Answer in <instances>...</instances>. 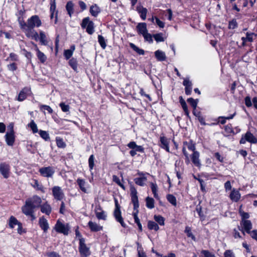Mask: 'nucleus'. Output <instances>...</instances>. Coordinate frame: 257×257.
I'll return each instance as SVG.
<instances>
[{
	"mask_svg": "<svg viewBox=\"0 0 257 257\" xmlns=\"http://www.w3.org/2000/svg\"><path fill=\"white\" fill-rule=\"evenodd\" d=\"M21 29L28 38L38 41V34L34 30L35 27H39L41 24V21L37 15L32 16L28 19L27 23L23 20H19Z\"/></svg>",
	"mask_w": 257,
	"mask_h": 257,
	"instance_id": "nucleus-1",
	"label": "nucleus"
},
{
	"mask_svg": "<svg viewBox=\"0 0 257 257\" xmlns=\"http://www.w3.org/2000/svg\"><path fill=\"white\" fill-rule=\"evenodd\" d=\"M186 148L189 150L192 151L193 153L196 152V147L195 144L193 143L192 141L189 142H184L183 146L182 148V152L184 155L185 157V162L188 164L190 163V160L189 157V154L187 152Z\"/></svg>",
	"mask_w": 257,
	"mask_h": 257,
	"instance_id": "nucleus-2",
	"label": "nucleus"
},
{
	"mask_svg": "<svg viewBox=\"0 0 257 257\" xmlns=\"http://www.w3.org/2000/svg\"><path fill=\"white\" fill-rule=\"evenodd\" d=\"M34 209L26 201L25 205L22 207V211L27 216H30L33 221L36 219V216L34 214Z\"/></svg>",
	"mask_w": 257,
	"mask_h": 257,
	"instance_id": "nucleus-3",
	"label": "nucleus"
},
{
	"mask_svg": "<svg viewBox=\"0 0 257 257\" xmlns=\"http://www.w3.org/2000/svg\"><path fill=\"white\" fill-rule=\"evenodd\" d=\"M81 26L83 29L86 28L87 33L90 35H92L94 32V23L90 21L89 17L83 19Z\"/></svg>",
	"mask_w": 257,
	"mask_h": 257,
	"instance_id": "nucleus-4",
	"label": "nucleus"
},
{
	"mask_svg": "<svg viewBox=\"0 0 257 257\" xmlns=\"http://www.w3.org/2000/svg\"><path fill=\"white\" fill-rule=\"evenodd\" d=\"M84 238L80 239L79 251L81 257H88L90 254L89 248L86 246Z\"/></svg>",
	"mask_w": 257,
	"mask_h": 257,
	"instance_id": "nucleus-5",
	"label": "nucleus"
},
{
	"mask_svg": "<svg viewBox=\"0 0 257 257\" xmlns=\"http://www.w3.org/2000/svg\"><path fill=\"white\" fill-rule=\"evenodd\" d=\"M55 230L64 235H68L69 233L70 227L68 224H63L59 220H58L55 225Z\"/></svg>",
	"mask_w": 257,
	"mask_h": 257,
	"instance_id": "nucleus-6",
	"label": "nucleus"
},
{
	"mask_svg": "<svg viewBox=\"0 0 257 257\" xmlns=\"http://www.w3.org/2000/svg\"><path fill=\"white\" fill-rule=\"evenodd\" d=\"M246 142L251 144L257 143V139L250 132H247L242 137L240 140V144H244Z\"/></svg>",
	"mask_w": 257,
	"mask_h": 257,
	"instance_id": "nucleus-7",
	"label": "nucleus"
},
{
	"mask_svg": "<svg viewBox=\"0 0 257 257\" xmlns=\"http://www.w3.org/2000/svg\"><path fill=\"white\" fill-rule=\"evenodd\" d=\"M40 174L44 177H51L55 173L54 169L50 166L42 167L39 169Z\"/></svg>",
	"mask_w": 257,
	"mask_h": 257,
	"instance_id": "nucleus-8",
	"label": "nucleus"
},
{
	"mask_svg": "<svg viewBox=\"0 0 257 257\" xmlns=\"http://www.w3.org/2000/svg\"><path fill=\"white\" fill-rule=\"evenodd\" d=\"M139 177L136 178L134 181L136 184L140 186H144L147 181V175H149L148 173H144L143 172H139L138 173Z\"/></svg>",
	"mask_w": 257,
	"mask_h": 257,
	"instance_id": "nucleus-9",
	"label": "nucleus"
},
{
	"mask_svg": "<svg viewBox=\"0 0 257 257\" xmlns=\"http://www.w3.org/2000/svg\"><path fill=\"white\" fill-rule=\"evenodd\" d=\"M53 195L57 200H62L64 197V194L60 187L55 186L52 189Z\"/></svg>",
	"mask_w": 257,
	"mask_h": 257,
	"instance_id": "nucleus-10",
	"label": "nucleus"
},
{
	"mask_svg": "<svg viewBox=\"0 0 257 257\" xmlns=\"http://www.w3.org/2000/svg\"><path fill=\"white\" fill-rule=\"evenodd\" d=\"M26 201L28 202L34 208H36L40 206L42 200L39 196L34 195L31 198L27 199Z\"/></svg>",
	"mask_w": 257,
	"mask_h": 257,
	"instance_id": "nucleus-11",
	"label": "nucleus"
},
{
	"mask_svg": "<svg viewBox=\"0 0 257 257\" xmlns=\"http://www.w3.org/2000/svg\"><path fill=\"white\" fill-rule=\"evenodd\" d=\"M240 225L242 226L241 229L239 227V230H241L242 233L244 235V231L247 233H250V230L252 228V223L250 220H241Z\"/></svg>",
	"mask_w": 257,
	"mask_h": 257,
	"instance_id": "nucleus-12",
	"label": "nucleus"
},
{
	"mask_svg": "<svg viewBox=\"0 0 257 257\" xmlns=\"http://www.w3.org/2000/svg\"><path fill=\"white\" fill-rule=\"evenodd\" d=\"M10 167L8 164L1 163L0 164V172L5 178H8L10 175Z\"/></svg>",
	"mask_w": 257,
	"mask_h": 257,
	"instance_id": "nucleus-13",
	"label": "nucleus"
},
{
	"mask_svg": "<svg viewBox=\"0 0 257 257\" xmlns=\"http://www.w3.org/2000/svg\"><path fill=\"white\" fill-rule=\"evenodd\" d=\"M113 215L116 220L119 222L122 227H125L126 224L124 222L123 218L121 216L120 208H115L113 212Z\"/></svg>",
	"mask_w": 257,
	"mask_h": 257,
	"instance_id": "nucleus-14",
	"label": "nucleus"
},
{
	"mask_svg": "<svg viewBox=\"0 0 257 257\" xmlns=\"http://www.w3.org/2000/svg\"><path fill=\"white\" fill-rule=\"evenodd\" d=\"M199 157L200 153L198 151L193 152L190 156L192 163L195 166L198 167H200L201 165Z\"/></svg>",
	"mask_w": 257,
	"mask_h": 257,
	"instance_id": "nucleus-15",
	"label": "nucleus"
},
{
	"mask_svg": "<svg viewBox=\"0 0 257 257\" xmlns=\"http://www.w3.org/2000/svg\"><path fill=\"white\" fill-rule=\"evenodd\" d=\"M183 84L185 86V93L188 95L191 94L192 90V83L191 81H190L189 78H184Z\"/></svg>",
	"mask_w": 257,
	"mask_h": 257,
	"instance_id": "nucleus-16",
	"label": "nucleus"
},
{
	"mask_svg": "<svg viewBox=\"0 0 257 257\" xmlns=\"http://www.w3.org/2000/svg\"><path fill=\"white\" fill-rule=\"evenodd\" d=\"M256 35L253 33H246L245 37H242L241 40L242 41V46H244L247 42H252L255 38Z\"/></svg>",
	"mask_w": 257,
	"mask_h": 257,
	"instance_id": "nucleus-17",
	"label": "nucleus"
},
{
	"mask_svg": "<svg viewBox=\"0 0 257 257\" xmlns=\"http://www.w3.org/2000/svg\"><path fill=\"white\" fill-rule=\"evenodd\" d=\"M95 215L96 217L100 220H105L107 218V215L104 211H103L100 206H98L95 209Z\"/></svg>",
	"mask_w": 257,
	"mask_h": 257,
	"instance_id": "nucleus-18",
	"label": "nucleus"
},
{
	"mask_svg": "<svg viewBox=\"0 0 257 257\" xmlns=\"http://www.w3.org/2000/svg\"><path fill=\"white\" fill-rule=\"evenodd\" d=\"M5 139L8 145L13 146L15 140L14 132H8L5 135Z\"/></svg>",
	"mask_w": 257,
	"mask_h": 257,
	"instance_id": "nucleus-19",
	"label": "nucleus"
},
{
	"mask_svg": "<svg viewBox=\"0 0 257 257\" xmlns=\"http://www.w3.org/2000/svg\"><path fill=\"white\" fill-rule=\"evenodd\" d=\"M39 224L41 228L44 231V232H46L49 228L48 222L44 216H42L39 218Z\"/></svg>",
	"mask_w": 257,
	"mask_h": 257,
	"instance_id": "nucleus-20",
	"label": "nucleus"
},
{
	"mask_svg": "<svg viewBox=\"0 0 257 257\" xmlns=\"http://www.w3.org/2000/svg\"><path fill=\"white\" fill-rule=\"evenodd\" d=\"M31 93V89L29 88L26 87L23 89L20 92L18 100L20 101L25 100L27 96Z\"/></svg>",
	"mask_w": 257,
	"mask_h": 257,
	"instance_id": "nucleus-21",
	"label": "nucleus"
},
{
	"mask_svg": "<svg viewBox=\"0 0 257 257\" xmlns=\"http://www.w3.org/2000/svg\"><path fill=\"white\" fill-rule=\"evenodd\" d=\"M241 195L239 191L233 188L229 195L230 199L233 202H237L240 198Z\"/></svg>",
	"mask_w": 257,
	"mask_h": 257,
	"instance_id": "nucleus-22",
	"label": "nucleus"
},
{
	"mask_svg": "<svg viewBox=\"0 0 257 257\" xmlns=\"http://www.w3.org/2000/svg\"><path fill=\"white\" fill-rule=\"evenodd\" d=\"M88 225L91 231H92L97 232L102 230L103 229V227L102 226H100L97 223L92 222V221H89Z\"/></svg>",
	"mask_w": 257,
	"mask_h": 257,
	"instance_id": "nucleus-23",
	"label": "nucleus"
},
{
	"mask_svg": "<svg viewBox=\"0 0 257 257\" xmlns=\"http://www.w3.org/2000/svg\"><path fill=\"white\" fill-rule=\"evenodd\" d=\"M137 11L140 14L141 19L143 20H145L146 19L147 14L148 12L147 9L140 5L137 7Z\"/></svg>",
	"mask_w": 257,
	"mask_h": 257,
	"instance_id": "nucleus-24",
	"label": "nucleus"
},
{
	"mask_svg": "<svg viewBox=\"0 0 257 257\" xmlns=\"http://www.w3.org/2000/svg\"><path fill=\"white\" fill-rule=\"evenodd\" d=\"M160 142L161 143L160 147L166 150L167 152H170V149L169 146V141L165 137H161Z\"/></svg>",
	"mask_w": 257,
	"mask_h": 257,
	"instance_id": "nucleus-25",
	"label": "nucleus"
},
{
	"mask_svg": "<svg viewBox=\"0 0 257 257\" xmlns=\"http://www.w3.org/2000/svg\"><path fill=\"white\" fill-rule=\"evenodd\" d=\"M137 29L139 34L142 36L148 32L147 28V24L145 23L138 24Z\"/></svg>",
	"mask_w": 257,
	"mask_h": 257,
	"instance_id": "nucleus-26",
	"label": "nucleus"
},
{
	"mask_svg": "<svg viewBox=\"0 0 257 257\" xmlns=\"http://www.w3.org/2000/svg\"><path fill=\"white\" fill-rule=\"evenodd\" d=\"M155 56L159 61H164L166 59L165 53L160 50H158L155 52Z\"/></svg>",
	"mask_w": 257,
	"mask_h": 257,
	"instance_id": "nucleus-27",
	"label": "nucleus"
},
{
	"mask_svg": "<svg viewBox=\"0 0 257 257\" xmlns=\"http://www.w3.org/2000/svg\"><path fill=\"white\" fill-rule=\"evenodd\" d=\"M41 211L42 213H45L47 215H49L52 211V208L50 204H49L47 202H46L40 205Z\"/></svg>",
	"mask_w": 257,
	"mask_h": 257,
	"instance_id": "nucleus-28",
	"label": "nucleus"
},
{
	"mask_svg": "<svg viewBox=\"0 0 257 257\" xmlns=\"http://www.w3.org/2000/svg\"><path fill=\"white\" fill-rule=\"evenodd\" d=\"M100 12V9L96 4L91 6L90 8V13L92 16L95 17H97Z\"/></svg>",
	"mask_w": 257,
	"mask_h": 257,
	"instance_id": "nucleus-29",
	"label": "nucleus"
},
{
	"mask_svg": "<svg viewBox=\"0 0 257 257\" xmlns=\"http://www.w3.org/2000/svg\"><path fill=\"white\" fill-rule=\"evenodd\" d=\"M77 183L82 192L85 193L88 192L86 187V182L84 180L78 178L77 180Z\"/></svg>",
	"mask_w": 257,
	"mask_h": 257,
	"instance_id": "nucleus-30",
	"label": "nucleus"
},
{
	"mask_svg": "<svg viewBox=\"0 0 257 257\" xmlns=\"http://www.w3.org/2000/svg\"><path fill=\"white\" fill-rule=\"evenodd\" d=\"M20 223V222L14 216H11L8 221L9 227L12 229L14 228L15 225H18Z\"/></svg>",
	"mask_w": 257,
	"mask_h": 257,
	"instance_id": "nucleus-31",
	"label": "nucleus"
},
{
	"mask_svg": "<svg viewBox=\"0 0 257 257\" xmlns=\"http://www.w3.org/2000/svg\"><path fill=\"white\" fill-rule=\"evenodd\" d=\"M31 185L35 189L41 191L43 193L45 192L43 185L39 183L38 180H33L32 183H31Z\"/></svg>",
	"mask_w": 257,
	"mask_h": 257,
	"instance_id": "nucleus-32",
	"label": "nucleus"
},
{
	"mask_svg": "<svg viewBox=\"0 0 257 257\" xmlns=\"http://www.w3.org/2000/svg\"><path fill=\"white\" fill-rule=\"evenodd\" d=\"M75 49V47L73 45L70 47V49L65 50L64 51V55L67 60L69 59L72 56Z\"/></svg>",
	"mask_w": 257,
	"mask_h": 257,
	"instance_id": "nucleus-33",
	"label": "nucleus"
},
{
	"mask_svg": "<svg viewBox=\"0 0 257 257\" xmlns=\"http://www.w3.org/2000/svg\"><path fill=\"white\" fill-rule=\"evenodd\" d=\"M38 40H40L41 44L43 45L46 46L48 44L46 36L45 33L42 31L40 32V35L39 36H38Z\"/></svg>",
	"mask_w": 257,
	"mask_h": 257,
	"instance_id": "nucleus-34",
	"label": "nucleus"
},
{
	"mask_svg": "<svg viewBox=\"0 0 257 257\" xmlns=\"http://www.w3.org/2000/svg\"><path fill=\"white\" fill-rule=\"evenodd\" d=\"M36 51H37V55L38 59L42 63H44L47 59L46 55L42 52H41L37 46H36Z\"/></svg>",
	"mask_w": 257,
	"mask_h": 257,
	"instance_id": "nucleus-35",
	"label": "nucleus"
},
{
	"mask_svg": "<svg viewBox=\"0 0 257 257\" xmlns=\"http://www.w3.org/2000/svg\"><path fill=\"white\" fill-rule=\"evenodd\" d=\"M148 227L150 230L158 231L159 229V227L157 223L153 221H148Z\"/></svg>",
	"mask_w": 257,
	"mask_h": 257,
	"instance_id": "nucleus-36",
	"label": "nucleus"
},
{
	"mask_svg": "<svg viewBox=\"0 0 257 257\" xmlns=\"http://www.w3.org/2000/svg\"><path fill=\"white\" fill-rule=\"evenodd\" d=\"M66 9L70 17H71L73 13V4L72 2H68L66 6Z\"/></svg>",
	"mask_w": 257,
	"mask_h": 257,
	"instance_id": "nucleus-37",
	"label": "nucleus"
},
{
	"mask_svg": "<svg viewBox=\"0 0 257 257\" xmlns=\"http://www.w3.org/2000/svg\"><path fill=\"white\" fill-rule=\"evenodd\" d=\"M151 188L154 196L155 198L158 199L159 198V195L157 193L158 192V186L156 183H151Z\"/></svg>",
	"mask_w": 257,
	"mask_h": 257,
	"instance_id": "nucleus-38",
	"label": "nucleus"
},
{
	"mask_svg": "<svg viewBox=\"0 0 257 257\" xmlns=\"http://www.w3.org/2000/svg\"><path fill=\"white\" fill-rule=\"evenodd\" d=\"M130 46L132 49H133L135 52H136L139 55H144L145 54V51L144 50L139 48L138 47H137L136 45H135L134 44L131 43L130 44Z\"/></svg>",
	"mask_w": 257,
	"mask_h": 257,
	"instance_id": "nucleus-39",
	"label": "nucleus"
},
{
	"mask_svg": "<svg viewBox=\"0 0 257 257\" xmlns=\"http://www.w3.org/2000/svg\"><path fill=\"white\" fill-rule=\"evenodd\" d=\"M167 200L173 206L177 205V200L176 197L172 194H168L166 196Z\"/></svg>",
	"mask_w": 257,
	"mask_h": 257,
	"instance_id": "nucleus-40",
	"label": "nucleus"
},
{
	"mask_svg": "<svg viewBox=\"0 0 257 257\" xmlns=\"http://www.w3.org/2000/svg\"><path fill=\"white\" fill-rule=\"evenodd\" d=\"M146 206L149 209H152L154 207V200L149 197L146 198Z\"/></svg>",
	"mask_w": 257,
	"mask_h": 257,
	"instance_id": "nucleus-41",
	"label": "nucleus"
},
{
	"mask_svg": "<svg viewBox=\"0 0 257 257\" xmlns=\"http://www.w3.org/2000/svg\"><path fill=\"white\" fill-rule=\"evenodd\" d=\"M155 220L160 225H164L165 218L161 215H155L154 216Z\"/></svg>",
	"mask_w": 257,
	"mask_h": 257,
	"instance_id": "nucleus-42",
	"label": "nucleus"
},
{
	"mask_svg": "<svg viewBox=\"0 0 257 257\" xmlns=\"http://www.w3.org/2000/svg\"><path fill=\"white\" fill-rule=\"evenodd\" d=\"M28 126L31 128L34 134L37 133L38 132V127L36 123L33 120H32L31 122L28 124Z\"/></svg>",
	"mask_w": 257,
	"mask_h": 257,
	"instance_id": "nucleus-43",
	"label": "nucleus"
},
{
	"mask_svg": "<svg viewBox=\"0 0 257 257\" xmlns=\"http://www.w3.org/2000/svg\"><path fill=\"white\" fill-rule=\"evenodd\" d=\"M39 133L40 137L45 141H47L50 140L49 135L46 131L40 130Z\"/></svg>",
	"mask_w": 257,
	"mask_h": 257,
	"instance_id": "nucleus-44",
	"label": "nucleus"
},
{
	"mask_svg": "<svg viewBox=\"0 0 257 257\" xmlns=\"http://www.w3.org/2000/svg\"><path fill=\"white\" fill-rule=\"evenodd\" d=\"M40 108L44 113H45V110L47 111V112L50 114L52 113L53 112V109L49 105L42 104V105H40Z\"/></svg>",
	"mask_w": 257,
	"mask_h": 257,
	"instance_id": "nucleus-45",
	"label": "nucleus"
},
{
	"mask_svg": "<svg viewBox=\"0 0 257 257\" xmlns=\"http://www.w3.org/2000/svg\"><path fill=\"white\" fill-rule=\"evenodd\" d=\"M235 113H234L233 114L230 115V116L224 117V116H220L218 118L219 119V122L221 124H224L226 122V119H230L233 118L234 116L235 115Z\"/></svg>",
	"mask_w": 257,
	"mask_h": 257,
	"instance_id": "nucleus-46",
	"label": "nucleus"
},
{
	"mask_svg": "<svg viewBox=\"0 0 257 257\" xmlns=\"http://www.w3.org/2000/svg\"><path fill=\"white\" fill-rule=\"evenodd\" d=\"M185 232L186 233L188 237L191 238L193 240H195V237L191 232V229L189 226H186L185 229Z\"/></svg>",
	"mask_w": 257,
	"mask_h": 257,
	"instance_id": "nucleus-47",
	"label": "nucleus"
},
{
	"mask_svg": "<svg viewBox=\"0 0 257 257\" xmlns=\"http://www.w3.org/2000/svg\"><path fill=\"white\" fill-rule=\"evenodd\" d=\"M112 180L113 182L116 183L118 186H119L122 189L125 190V187L122 183H121L119 178L116 175H113L112 176Z\"/></svg>",
	"mask_w": 257,
	"mask_h": 257,
	"instance_id": "nucleus-48",
	"label": "nucleus"
},
{
	"mask_svg": "<svg viewBox=\"0 0 257 257\" xmlns=\"http://www.w3.org/2000/svg\"><path fill=\"white\" fill-rule=\"evenodd\" d=\"M153 37L157 42H164L165 39L163 38V34L162 33H158L153 35Z\"/></svg>",
	"mask_w": 257,
	"mask_h": 257,
	"instance_id": "nucleus-49",
	"label": "nucleus"
},
{
	"mask_svg": "<svg viewBox=\"0 0 257 257\" xmlns=\"http://www.w3.org/2000/svg\"><path fill=\"white\" fill-rule=\"evenodd\" d=\"M98 41L103 49H105L106 48V45L105 43V39L103 36L101 35H98Z\"/></svg>",
	"mask_w": 257,
	"mask_h": 257,
	"instance_id": "nucleus-50",
	"label": "nucleus"
},
{
	"mask_svg": "<svg viewBox=\"0 0 257 257\" xmlns=\"http://www.w3.org/2000/svg\"><path fill=\"white\" fill-rule=\"evenodd\" d=\"M132 201L134 205V209H137L139 207L138 196L131 197Z\"/></svg>",
	"mask_w": 257,
	"mask_h": 257,
	"instance_id": "nucleus-51",
	"label": "nucleus"
},
{
	"mask_svg": "<svg viewBox=\"0 0 257 257\" xmlns=\"http://www.w3.org/2000/svg\"><path fill=\"white\" fill-rule=\"evenodd\" d=\"M237 23L235 19H232L229 21L228 24V28L229 29H234L237 27Z\"/></svg>",
	"mask_w": 257,
	"mask_h": 257,
	"instance_id": "nucleus-52",
	"label": "nucleus"
},
{
	"mask_svg": "<svg viewBox=\"0 0 257 257\" xmlns=\"http://www.w3.org/2000/svg\"><path fill=\"white\" fill-rule=\"evenodd\" d=\"M94 157L93 155H91L88 159L89 167L90 170H92L94 166Z\"/></svg>",
	"mask_w": 257,
	"mask_h": 257,
	"instance_id": "nucleus-53",
	"label": "nucleus"
},
{
	"mask_svg": "<svg viewBox=\"0 0 257 257\" xmlns=\"http://www.w3.org/2000/svg\"><path fill=\"white\" fill-rule=\"evenodd\" d=\"M143 36L144 37V39L146 41H147L150 43H153V37L150 34L148 33V32L146 33L145 34L143 35Z\"/></svg>",
	"mask_w": 257,
	"mask_h": 257,
	"instance_id": "nucleus-54",
	"label": "nucleus"
},
{
	"mask_svg": "<svg viewBox=\"0 0 257 257\" xmlns=\"http://www.w3.org/2000/svg\"><path fill=\"white\" fill-rule=\"evenodd\" d=\"M69 63L73 70L76 71L77 69V63L76 59L72 58L70 60Z\"/></svg>",
	"mask_w": 257,
	"mask_h": 257,
	"instance_id": "nucleus-55",
	"label": "nucleus"
},
{
	"mask_svg": "<svg viewBox=\"0 0 257 257\" xmlns=\"http://www.w3.org/2000/svg\"><path fill=\"white\" fill-rule=\"evenodd\" d=\"M59 106L61 107L62 111L67 112L69 111L70 106L67 104H65L64 102L60 103L59 104Z\"/></svg>",
	"mask_w": 257,
	"mask_h": 257,
	"instance_id": "nucleus-56",
	"label": "nucleus"
},
{
	"mask_svg": "<svg viewBox=\"0 0 257 257\" xmlns=\"http://www.w3.org/2000/svg\"><path fill=\"white\" fill-rule=\"evenodd\" d=\"M17 226V232L18 234H22L26 232V230L23 228L22 223L21 222H20Z\"/></svg>",
	"mask_w": 257,
	"mask_h": 257,
	"instance_id": "nucleus-57",
	"label": "nucleus"
},
{
	"mask_svg": "<svg viewBox=\"0 0 257 257\" xmlns=\"http://www.w3.org/2000/svg\"><path fill=\"white\" fill-rule=\"evenodd\" d=\"M187 101L190 104V105L194 109H196L197 105V100L194 99L192 98H189L187 99Z\"/></svg>",
	"mask_w": 257,
	"mask_h": 257,
	"instance_id": "nucleus-58",
	"label": "nucleus"
},
{
	"mask_svg": "<svg viewBox=\"0 0 257 257\" xmlns=\"http://www.w3.org/2000/svg\"><path fill=\"white\" fill-rule=\"evenodd\" d=\"M7 61L11 60L13 61H16L18 60V56L17 54L11 53L10 54L9 57L6 59Z\"/></svg>",
	"mask_w": 257,
	"mask_h": 257,
	"instance_id": "nucleus-59",
	"label": "nucleus"
},
{
	"mask_svg": "<svg viewBox=\"0 0 257 257\" xmlns=\"http://www.w3.org/2000/svg\"><path fill=\"white\" fill-rule=\"evenodd\" d=\"M56 144L59 148H63L66 146L65 143L61 139H56Z\"/></svg>",
	"mask_w": 257,
	"mask_h": 257,
	"instance_id": "nucleus-60",
	"label": "nucleus"
},
{
	"mask_svg": "<svg viewBox=\"0 0 257 257\" xmlns=\"http://www.w3.org/2000/svg\"><path fill=\"white\" fill-rule=\"evenodd\" d=\"M239 213L241 217L242 220H246V219L248 218L249 217V215L248 213L244 212L240 209L239 210Z\"/></svg>",
	"mask_w": 257,
	"mask_h": 257,
	"instance_id": "nucleus-61",
	"label": "nucleus"
},
{
	"mask_svg": "<svg viewBox=\"0 0 257 257\" xmlns=\"http://www.w3.org/2000/svg\"><path fill=\"white\" fill-rule=\"evenodd\" d=\"M235 254L231 250H226L224 253V257H235Z\"/></svg>",
	"mask_w": 257,
	"mask_h": 257,
	"instance_id": "nucleus-62",
	"label": "nucleus"
},
{
	"mask_svg": "<svg viewBox=\"0 0 257 257\" xmlns=\"http://www.w3.org/2000/svg\"><path fill=\"white\" fill-rule=\"evenodd\" d=\"M202 253L204 255V257H215L214 254L208 250H203L202 251Z\"/></svg>",
	"mask_w": 257,
	"mask_h": 257,
	"instance_id": "nucleus-63",
	"label": "nucleus"
},
{
	"mask_svg": "<svg viewBox=\"0 0 257 257\" xmlns=\"http://www.w3.org/2000/svg\"><path fill=\"white\" fill-rule=\"evenodd\" d=\"M46 254L48 257H60V255L55 251L47 252Z\"/></svg>",
	"mask_w": 257,
	"mask_h": 257,
	"instance_id": "nucleus-64",
	"label": "nucleus"
}]
</instances>
